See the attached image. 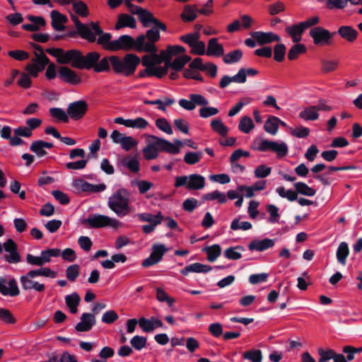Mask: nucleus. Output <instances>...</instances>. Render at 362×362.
<instances>
[{"label":"nucleus","mask_w":362,"mask_h":362,"mask_svg":"<svg viewBox=\"0 0 362 362\" xmlns=\"http://www.w3.org/2000/svg\"><path fill=\"white\" fill-rule=\"evenodd\" d=\"M205 186V178L204 176L198 174H191L189 175V182L187 189L199 190Z\"/></svg>","instance_id":"5701e85b"},{"label":"nucleus","mask_w":362,"mask_h":362,"mask_svg":"<svg viewBox=\"0 0 362 362\" xmlns=\"http://www.w3.org/2000/svg\"><path fill=\"white\" fill-rule=\"evenodd\" d=\"M279 122H281V119L277 117L269 116L264 123V130L272 135L276 134L279 130Z\"/></svg>","instance_id":"bb28decb"},{"label":"nucleus","mask_w":362,"mask_h":362,"mask_svg":"<svg viewBox=\"0 0 362 362\" xmlns=\"http://www.w3.org/2000/svg\"><path fill=\"white\" fill-rule=\"evenodd\" d=\"M136 216L139 218V221L148 223H153V221H156L159 216L160 217V222L164 219L163 216L160 211L156 215H153L150 213H142L136 214Z\"/></svg>","instance_id":"603ef678"},{"label":"nucleus","mask_w":362,"mask_h":362,"mask_svg":"<svg viewBox=\"0 0 362 362\" xmlns=\"http://www.w3.org/2000/svg\"><path fill=\"white\" fill-rule=\"evenodd\" d=\"M307 48L305 45L298 43L293 45L288 51V58L289 60H295L301 54L306 52Z\"/></svg>","instance_id":"4c0bfd02"},{"label":"nucleus","mask_w":362,"mask_h":362,"mask_svg":"<svg viewBox=\"0 0 362 362\" xmlns=\"http://www.w3.org/2000/svg\"><path fill=\"white\" fill-rule=\"evenodd\" d=\"M88 109V103L83 100H80L71 103L66 108V112L72 119L78 120L83 117Z\"/></svg>","instance_id":"9d476101"},{"label":"nucleus","mask_w":362,"mask_h":362,"mask_svg":"<svg viewBox=\"0 0 362 362\" xmlns=\"http://www.w3.org/2000/svg\"><path fill=\"white\" fill-rule=\"evenodd\" d=\"M138 144V141L130 136H126L123 137L120 144L121 147L126 151H130L132 148L136 147Z\"/></svg>","instance_id":"680f3d73"},{"label":"nucleus","mask_w":362,"mask_h":362,"mask_svg":"<svg viewBox=\"0 0 362 362\" xmlns=\"http://www.w3.org/2000/svg\"><path fill=\"white\" fill-rule=\"evenodd\" d=\"M274 240L264 238L262 240H253L248 245V249L251 251L262 252L274 246Z\"/></svg>","instance_id":"6ab92c4d"},{"label":"nucleus","mask_w":362,"mask_h":362,"mask_svg":"<svg viewBox=\"0 0 362 362\" xmlns=\"http://www.w3.org/2000/svg\"><path fill=\"white\" fill-rule=\"evenodd\" d=\"M135 13H137L138 18L144 28L150 27L156 19L152 13L143 8H137Z\"/></svg>","instance_id":"aec40b11"},{"label":"nucleus","mask_w":362,"mask_h":362,"mask_svg":"<svg viewBox=\"0 0 362 362\" xmlns=\"http://www.w3.org/2000/svg\"><path fill=\"white\" fill-rule=\"evenodd\" d=\"M259 74L258 70L252 68H240L238 71V75H240V83H245L247 81V76H255Z\"/></svg>","instance_id":"bf43d9fd"},{"label":"nucleus","mask_w":362,"mask_h":362,"mask_svg":"<svg viewBox=\"0 0 362 362\" xmlns=\"http://www.w3.org/2000/svg\"><path fill=\"white\" fill-rule=\"evenodd\" d=\"M202 156L203 153L202 151H188L185 153L183 160L188 165H194L199 162Z\"/></svg>","instance_id":"de8ad7c7"},{"label":"nucleus","mask_w":362,"mask_h":362,"mask_svg":"<svg viewBox=\"0 0 362 362\" xmlns=\"http://www.w3.org/2000/svg\"><path fill=\"white\" fill-rule=\"evenodd\" d=\"M211 127L221 136H226L228 133V128L218 118L211 120Z\"/></svg>","instance_id":"58836bf2"},{"label":"nucleus","mask_w":362,"mask_h":362,"mask_svg":"<svg viewBox=\"0 0 362 362\" xmlns=\"http://www.w3.org/2000/svg\"><path fill=\"white\" fill-rule=\"evenodd\" d=\"M146 146L143 148V156L146 160L156 159L159 152L176 153L177 148L172 142L154 135H147Z\"/></svg>","instance_id":"7ed1b4c3"},{"label":"nucleus","mask_w":362,"mask_h":362,"mask_svg":"<svg viewBox=\"0 0 362 362\" xmlns=\"http://www.w3.org/2000/svg\"><path fill=\"white\" fill-rule=\"evenodd\" d=\"M59 77L63 81L72 85H77L81 81V78L77 75L76 71L68 66H62L59 69Z\"/></svg>","instance_id":"2eb2a0df"},{"label":"nucleus","mask_w":362,"mask_h":362,"mask_svg":"<svg viewBox=\"0 0 362 362\" xmlns=\"http://www.w3.org/2000/svg\"><path fill=\"white\" fill-rule=\"evenodd\" d=\"M34 54L35 56V59H33V64L35 66L38 71H42L45 70L47 65L49 64V59L45 54H38L35 52Z\"/></svg>","instance_id":"c756f323"},{"label":"nucleus","mask_w":362,"mask_h":362,"mask_svg":"<svg viewBox=\"0 0 362 362\" xmlns=\"http://www.w3.org/2000/svg\"><path fill=\"white\" fill-rule=\"evenodd\" d=\"M278 194L282 198H286L289 202H294L298 199L296 190L288 189L286 191L284 187H279L276 189Z\"/></svg>","instance_id":"c03bdc74"},{"label":"nucleus","mask_w":362,"mask_h":362,"mask_svg":"<svg viewBox=\"0 0 362 362\" xmlns=\"http://www.w3.org/2000/svg\"><path fill=\"white\" fill-rule=\"evenodd\" d=\"M70 16L81 37L86 40L89 42H95V36L91 31L90 28L86 24L82 23L76 15L71 13Z\"/></svg>","instance_id":"ddd939ff"},{"label":"nucleus","mask_w":362,"mask_h":362,"mask_svg":"<svg viewBox=\"0 0 362 362\" xmlns=\"http://www.w3.org/2000/svg\"><path fill=\"white\" fill-rule=\"evenodd\" d=\"M50 17L53 29L57 31H63L65 30L66 27L64 24L68 21V18L65 15L62 14L57 10H53L51 11Z\"/></svg>","instance_id":"f3484780"},{"label":"nucleus","mask_w":362,"mask_h":362,"mask_svg":"<svg viewBox=\"0 0 362 362\" xmlns=\"http://www.w3.org/2000/svg\"><path fill=\"white\" fill-rule=\"evenodd\" d=\"M33 278H35V276H28V272L25 275L21 276L20 281L22 285V288L24 290L34 289L38 292L43 291L45 288V285L33 281Z\"/></svg>","instance_id":"a211bd4d"},{"label":"nucleus","mask_w":362,"mask_h":362,"mask_svg":"<svg viewBox=\"0 0 362 362\" xmlns=\"http://www.w3.org/2000/svg\"><path fill=\"white\" fill-rule=\"evenodd\" d=\"M197 8L194 5H186L181 13V18L184 22H191L197 18Z\"/></svg>","instance_id":"c85d7f7f"},{"label":"nucleus","mask_w":362,"mask_h":362,"mask_svg":"<svg viewBox=\"0 0 362 362\" xmlns=\"http://www.w3.org/2000/svg\"><path fill=\"white\" fill-rule=\"evenodd\" d=\"M81 224L90 228H100L106 226L117 228L119 221L105 215L93 214L83 219Z\"/></svg>","instance_id":"423d86ee"},{"label":"nucleus","mask_w":362,"mask_h":362,"mask_svg":"<svg viewBox=\"0 0 362 362\" xmlns=\"http://www.w3.org/2000/svg\"><path fill=\"white\" fill-rule=\"evenodd\" d=\"M30 150L33 152L37 157L42 158L47 155L44 146L42 144V140H37L32 142Z\"/></svg>","instance_id":"a18cd8bd"},{"label":"nucleus","mask_w":362,"mask_h":362,"mask_svg":"<svg viewBox=\"0 0 362 362\" xmlns=\"http://www.w3.org/2000/svg\"><path fill=\"white\" fill-rule=\"evenodd\" d=\"M243 358L250 362H262L263 358L262 352L259 349H251L243 352Z\"/></svg>","instance_id":"e433bc0d"},{"label":"nucleus","mask_w":362,"mask_h":362,"mask_svg":"<svg viewBox=\"0 0 362 362\" xmlns=\"http://www.w3.org/2000/svg\"><path fill=\"white\" fill-rule=\"evenodd\" d=\"M49 113L53 117L57 118L62 122L67 123L69 121V117L67 112H65L62 108L52 107L49 109Z\"/></svg>","instance_id":"49530a36"},{"label":"nucleus","mask_w":362,"mask_h":362,"mask_svg":"<svg viewBox=\"0 0 362 362\" xmlns=\"http://www.w3.org/2000/svg\"><path fill=\"white\" fill-rule=\"evenodd\" d=\"M160 38V32L156 28H151L148 30L144 35V42L141 47L142 52H158V48L155 43Z\"/></svg>","instance_id":"9b49d317"},{"label":"nucleus","mask_w":362,"mask_h":362,"mask_svg":"<svg viewBox=\"0 0 362 362\" xmlns=\"http://www.w3.org/2000/svg\"><path fill=\"white\" fill-rule=\"evenodd\" d=\"M74 11L81 17L88 16V8L82 1H75L72 3Z\"/></svg>","instance_id":"09e8293b"},{"label":"nucleus","mask_w":362,"mask_h":362,"mask_svg":"<svg viewBox=\"0 0 362 362\" xmlns=\"http://www.w3.org/2000/svg\"><path fill=\"white\" fill-rule=\"evenodd\" d=\"M168 251V249L165 247L163 244H154L152 246V252L151 255H152L159 262L163 259V255Z\"/></svg>","instance_id":"864d4df0"},{"label":"nucleus","mask_w":362,"mask_h":362,"mask_svg":"<svg viewBox=\"0 0 362 362\" xmlns=\"http://www.w3.org/2000/svg\"><path fill=\"white\" fill-rule=\"evenodd\" d=\"M199 33L195 32L194 33H188L187 35H182L180 39L182 42L186 43L191 47L199 39Z\"/></svg>","instance_id":"774afa93"},{"label":"nucleus","mask_w":362,"mask_h":362,"mask_svg":"<svg viewBox=\"0 0 362 362\" xmlns=\"http://www.w3.org/2000/svg\"><path fill=\"white\" fill-rule=\"evenodd\" d=\"M243 55L242 50L238 49L224 55L223 61L226 64H235L240 61Z\"/></svg>","instance_id":"c9c22d12"},{"label":"nucleus","mask_w":362,"mask_h":362,"mask_svg":"<svg viewBox=\"0 0 362 362\" xmlns=\"http://www.w3.org/2000/svg\"><path fill=\"white\" fill-rule=\"evenodd\" d=\"M204 252L207 255V260L210 262H215L221 254V247L218 244L204 248Z\"/></svg>","instance_id":"473e14b6"},{"label":"nucleus","mask_w":362,"mask_h":362,"mask_svg":"<svg viewBox=\"0 0 362 362\" xmlns=\"http://www.w3.org/2000/svg\"><path fill=\"white\" fill-rule=\"evenodd\" d=\"M260 152L272 151L276 153L278 158H283L288 154V148L284 141L263 139L255 148Z\"/></svg>","instance_id":"0eeeda50"},{"label":"nucleus","mask_w":362,"mask_h":362,"mask_svg":"<svg viewBox=\"0 0 362 362\" xmlns=\"http://www.w3.org/2000/svg\"><path fill=\"white\" fill-rule=\"evenodd\" d=\"M96 320L94 314L84 313L81 316V321L75 326L77 332H88L95 325Z\"/></svg>","instance_id":"4468645a"},{"label":"nucleus","mask_w":362,"mask_h":362,"mask_svg":"<svg viewBox=\"0 0 362 362\" xmlns=\"http://www.w3.org/2000/svg\"><path fill=\"white\" fill-rule=\"evenodd\" d=\"M305 30L300 22L286 28V33L291 37L293 42L296 43L300 41L301 35Z\"/></svg>","instance_id":"393cba45"},{"label":"nucleus","mask_w":362,"mask_h":362,"mask_svg":"<svg viewBox=\"0 0 362 362\" xmlns=\"http://www.w3.org/2000/svg\"><path fill=\"white\" fill-rule=\"evenodd\" d=\"M199 205V202L197 199L187 198L182 203V209L187 212H192Z\"/></svg>","instance_id":"338daca9"},{"label":"nucleus","mask_w":362,"mask_h":362,"mask_svg":"<svg viewBox=\"0 0 362 362\" xmlns=\"http://www.w3.org/2000/svg\"><path fill=\"white\" fill-rule=\"evenodd\" d=\"M252 227L251 223L248 221H243L240 223V219L236 218H235L231 224H230V229L233 230H237L239 229H242L243 230H247L251 229Z\"/></svg>","instance_id":"e2e57ef3"},{"label":"nucleus","mask_w":362,"mask_h":362,"mask_svg":"<svg viewBox=\"0 0 362 362\" xmlns=\"http://www.w3.org/2000/svg\"><path fill=\"white\" fill-rule=\"evenodd\" d=\"M254 128L255 124L250 117L244 116L241 118L238 124V129L240 132L248 134Z\"/></svg>","instance_id":"37998d69"},{"label":"nucleus","mask_w":362,"mask_h":362,"mask_svg":"<svg viewBox=\"0 0 362 362\" xmlns=\"http://www.w3.org/2000/svg\"><path fill=\"white\" fill-rule=\"evenodd\" d=\"M156 125L160 130L170 135L173 133L170 123L164 117L157 119L156 120Z\"/></svg>","instance_id":"052dcab7"},{"label":"nucleus","mask_w":362,"mask_h":362,"mask_svg":"<svg viewBox=\"0 0 362 362\" xmlns=\"http://www.w3.org/2000/svg\"><path fill=\"white\" fill-rule=\"evenodd\" d=\"M317 353L320 356L318 362H327L333 359L334 351L333 349L324 350L322 348H319Z\"/></svg>","instance_id":"69168bd1"},{"label":"nucleus","mask_w":362,"mask_h":362,"mask_svg":"<svg viewBox=\"0 0 362 362\" xmlns=\"http://www.w3.org/2000/svg\"><path fill=\"white\" fill-rule=\"evenodd\" d=\"M286 47L284 44H277L274 47V59L278 62H281L284 60Z\"/></svg>","instance_id":"6e6d98bb"},{"label":"nucleus","mask_w":362,"mask_h":362,"mask_svg":"<svg viewBox=\"0 0 362 362\" xmlns=\"http://www.w3.org/2000/svg\"><path fill=\"white\" fill-rule=\"evenodd\" d=\"M336 32L331 33L327 29L321 26H315L310 30L309 35L313 40V43L317 46L329 45L332 40L336 35Z\"/></svg>","instance_id":"6e6552de"},{"label":"nucleus","mask_w":362,"mask_h":362,"mask_svg":"<svg viewBox=\"0 0 362 362\" xmlns=\"http://www.w3.org/2000/svg\"><path fill=\"white\" fill-rule=\"evenodd\" d=\"M80 274V267L74 264L69 266L66 269V276L71 282L75 281Z\"/></svg>","instance_id":"3c124183"},{"label":"nucleus","mask_w":362,"mask_h":362,"mask_svg":"<svg viewBox=\"0 0 362 362\" xmlns=\"http://www.w3.org/2000/svg\"><path fill=\"white\" fill-rule=\"evenodd\" d=\"M240 75H238V73L233 76L225 75L221 78L219 82V87L221 88H225L232 82L240 83Z\"/></svg>","instance_id":"4d7b16f0"},{"label":"nucleus","mask_w":362,"mask_h":362,"mask_svg":"<svg viewBox=\"0 0 362 362\" xmlns=\"http://www.w3.org/2000/svg\"><path fill=\"white\" fill-rule=\"evenodd\" d=\"M122 163L133 173H138L140 170V163L136 157L128 156L122 160Z\"/></svg>","instance_id":"72a5a7b5"},{"label":"nucleus","mask_w":362,"mask_h":362,"mask_svg":"<svg viewBox=\"0 0 362 362\" xmlns=\"http://www.w3.org/2000/svg\"><path fill=\"white\" fill-rule=\"evenodd\" d=\"M81 302V297L76 293L74 292L65 296V303L66 306L69 308L70 312L76 314L78 311V306Z\"/></svg>","instance_id":"a878e982"},{"label":"nucleus","mask_w":362,"mask_h":362,"mask_svg":"<svg viewBox=\"0 0 362 362\" xmlns=\"http://www.w3.org/2000/svg\"><path fill=\"white\" fill-rule=\"evenodd\" d=\"M294 187L298 194L302 195L313 197L316 194V190L315 189L309 187L307 184L303 182H296L294 184Z\"/></svg>","instance_id":"f704fd0d"},{"label":"nucleus","mask_w":362,"mask_h":362,"mask_svg":"<svg viewBox=\"0 0 362 362\" xmlns=\"http://www.w3.org/2000/svg\"><path fill=\"white\" fill-rule=\"evenodd\" d=\"M116 74L129 77L134 74L140 64V58L135 54H127L123 58L118 56L105 57L97 62L94 71L97 73L109 72L110 65Z\"/></svg>","instance_id":"f03ea898"},{"label":"nucleus","mask_w":362,"mask_h":362,"mask_svg":"<svg viewBox=\"0 0 362 362\" xmlns=\"http://www.w3.org/2000/svg\"><path fill=\"white\" fill-rule=\"evenodd\" d=\"M202 199L204 201H212L217 199L220 204H225L227 202L226 195L218 190L203 194Z\"/></svg>","instance_id":"ea45409f"},{"label":"nucleus","mask_w":362,"mask_h":362,"mask_svg":"<svg viewBox=\"0 0 362 362\" xmlns=\"http://www.w3.org/2000/svg\"><path fill=\"white\" fill-rule=\"evenodd\" d=\"M46 52L56 57L58 63L71 64L72 67L78 69H95L100 58V54L98 52H90L84 56L81 51L76 49L65 51L62 48H47Z\"/></svg>","instance_id":"f257e3e1"},{"label":"nucleus","mask_w":362,"mask_h":362,"mask_svg":"<svg viewBox=\"0 0 362 362\" xmlns=\"http://www.w3.org/2000/svg\"><path fill=\"white\" fill-rule=\"evenodd\" d=\"M144 42V35H139L136 40L128 35H121L117 40H112L107 46V49L110 51L118 50H136L139 52H142V44Z\"/></svg>","instance_id":"39448f33"},{"label":"nucleus","mask_w":362,"mask_h":362,"mask_svg":"<svg viewBox=\"0 0 362 362\" xmlns=\"http://www.w3.org/2000/svg\"><path fill=\"white\" fill-rule=\"evenodd\" d=\"M299 117L305 121H314L318 119L319 114L316 106L312 105L305 108L299 113Z\"/></svg>","instance_id":"2f4dec72"},{"label":"nucleus","mask_w":362,"mask_h":362,"mask_svg":"<svg viewBox=\"0 0 362 362\" xmlns=\"http://www.w3.org/2000/svg\"><path fill=\"white\" fill-rule=\"evenodd\" d=\"M0 320L11 325L15 324L16 322L11 312L6 308H0Z\"/></svg>","instance_id":"0e129e2a"},{"label":"nucleus","mask_w":362,"mask_h":362,"mask_svg":"<svg viewBox=\"0 0 362 362\" xmlns=\"http://www.w3.org/2000/svg\"><path fill=\"white\" fill-rule=\"evenodd\" d=\"M341 37L349 42H354L358 35V31L349 25H341L337 32Z\"/></svg>","instance_id":"412c9836"},{"label":"nucleus","mask_w":362,"mask_h":362,"mask_svg":"<svg viewBox=\"0 0 362 362\" xmlns=\"http://www.w3.org/2000/svg\"><path fill=\"white\" fill-rule=\"evenodd\" d=\"M28 276L35 277L38 276H43L54 279L57 276V273L48 267H41L38 269L29 271Z\"/></svg>","instance_id":"a19ab883"},{"label":"nucleus","mask_w":362,"mask_h":362,"mask_svg":"<svg viewBox=\"0 0 362 362\" xmlns=\"http://www.w3.org/2000/svg\"><path fill=\"white\" fill-rule=\"evenodd\" d=\"M224 54L222 45L219 44L217 38H211L208 42L206 55L220 57Z\"/></svg>","instance_id":"4be33fe9"},{"label":"nucleus","mask_w":362,"mask_h":362,"mask_svg":"<svg viewBox=\"0 0 362 362\" xmlns=\"http://www.w3.org/2000/svg\"><path fill=\"white\" fill-rule=\"evenodd\" d=\"M336 255L339 263L342 265H345L346 262V258L349 255V245L346 242L340 243L338 246Z\"/></svg>","instance_id":"7c9ffc66"},{"label":"nucleus","mask_w":362,"mask_h":362,"mask_svg":"<svg viewBox=\"0 0 362 362\" xmlns=\"http://www.w3.org/2000/svg\"><path fill=\"white\" fill-rule=\"evenodd\" d=\"M236 250L243 251L244 247L240 245L228 247L224 251V256L231 260L240 259L242 257V255L240 252Z\"/></svg>","instance_id":"79ce46f5"},{"label":"nucleus","mask_w":362,"mask_h":362,"mask_svg":"<svg viewBox=\"0 0 362 362\" xmlns=\"http://www.w3.org/2000/svg\"><path fill=\"white\" fill-rule=\"evenodd\" d=\"M189 98V100L180 99L179 100L180 106L186 110H193L196 105L206 106L209 104L208 100L201 94H190Z\"/></svg>","instance_id":"f8f14e48"},{"label":"nucleus","mask_w":362,"mask_h":362,"mask_svg":"<svg viewBox=\"0 0 362 362\" xmlns=\"http://www.w3.org/2000/svg\"><path fill=\"white\" fill-rule=\"evenodd\" d=\"M125 27L136 28V23L135 18L133 16L122 13L118 16V20L115 25V29L119 30Z\"/></svg>","instance_id":"b1692460"},{"label":"nucleus","mask_w":362,"mask_h":362,"mask_svg":"<svg viewBox=\"0 0 362 362\" xmlns=\"http://www.w3.org/2000/svg\"><path fill=\"white\" fill-rule=\"evenodd\" d=\"M250 35L254 38L259 45L271 43L272 42H279L281 37L273 33H264L262 31H255L250 33Z\"/></svg>","instance_id":"dca6fc26"},{"label":"nucleus","mask_w":362,"mask_h":362,"mask_svg":"<svg viewBox=\"0 0 362 362\" xmlns=\"http://www.w3.org/2000/svg\"><path fill=\"white\" fill-rule=\"evenodd\" d=\"M3 251L5 254L2 259L9 264H18L21 262V255L18 250V245L16 242L10 238L2 244Z\"/></svg>","instance_id":"1a4fd4ad"},{"label":"nucleus","mask_w":362,"mask_h":362,"mask_svg":"<svg viewBox=\"0 0 362 362\" xmlns=\"http://www.w3.org/2000/svg\"><path fill=\"white\" fill-rule=\"evenodd\" d=\"M338 64V60H327L325 59H322L321 60V70L323 73H329L335 71L337 69Z\"/></svg>","instance_id":"8fccbe9b"},{"label":"nucleus","mask_w":362,"mask_h":362,"mask_svg":"<svg viewBox=\"0 0 362 362\" xmlns=\"http://www.w3.org/2000/svg\"><path fill=\"white\" fill-rule=\"evenodd\" d=\"M129 192L120 188L113 193L108 199V206L117 216L124 217L129 214Z\"/></svg>","instance_id":"20e7f679"},{"label":"nucleus","mask_w":362,"mask_h":362,"mask_svg":"<svg viewBox=\"0 0 362 362\" xmlns=\"http://www.w3.org/2000/svg\"><path fill=\"white\" fill-rule=\"evenodd\" d=\"M148 126V121L143 117L129 119V127L139 129H144Z\"/></svg>","instance_id":"13d9d810"},{"label":"nucleus","mask_w":362,"mask_h":362,"mask_svg":"<svg viewBox=\"0 0 362 362\" xmlns=\"http://www.w3.org/2000/svg\"><path fill=\"white\" fill-rule=\"evenodd\" d=\"M147 339L145 337L136 335L130 340L132 346L136 350L140 351L146 346Z\"/></svg>","instance_id":"5fc2aeb1"},{"label":"nucleus","mask_w":362,"mask_h":362,"mask_svg":"<svg viewBox=\"0 0 362 362\" xmlns=\"http://www.w3.org/2000/svg\"><path fill=\"white\" fill-rule=\"evenodd\" d=\"M191 60V57L188 55H182L175 58L173 61L171 60L170 63L168 65V68H171L175 71L182 70L185 65Z\"/></svg>","instance_id":"cd10ccee"}]
</instances>
